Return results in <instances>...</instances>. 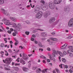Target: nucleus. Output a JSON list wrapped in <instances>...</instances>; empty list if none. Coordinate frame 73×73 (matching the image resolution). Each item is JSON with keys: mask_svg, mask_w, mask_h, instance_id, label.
I'll list each match as a JSON object with an SVG mask.
<instances>
[{"mask_svg": "<svg viewBox=\"0 0 73 73\" xmlns=\"http://www.w3.org/2000/svg\"><path fill=\"white\" fill-rule=\"evenodd\" d=\"M62 2V0H54V2H51L49 3V7L51 9H54L55 4H59Z\"/></svg>", "mask_w": 73, "mask_h": 73, "instance_id": "obj_1", "label": "nucleus"}, {"mask_svg": "<svg viewBox=\"0 0 73 73\" xmlns=\"http://www.w3.org/2000/svg\"><path fill=\"white\" fill-rule=\"evenodd\" d=\"M3 61L4 63H5L7 65H9L11 64V62L12 61L11 58H7L5 60H3Z\"/></svg>", "mask_w": 73, "mask_h": 73, "instance_id": "obj_2", "label": "nucleus"}, {"mask_svg": "<svg viewBox=\"0 0 73 73\" xmlns=\"http://www.w3.org/2000/svg\"><path fill=\"white\" fill-rule=\"evenodd\" d=\"M50 15V11H47L44 13L43 16L44 18H46Z\"/></svg>", "mask_w": 73, "mask_h": 73, "instance_id": "obj_3", "label": "nucleus"}, {"mask_svg": "<svg viewBox=\"0 0 73 73\" xmlns=\"http://www.w3.org/2000/svg\"><path fill=\"white\" fill-rule=\"evenodd\" d=\"M69 27H73V18L70 19L68 23Z\"/></svg>", "mask_w": 73, "mask_h": 73, "instance_id": "obj_4", "label": "nucleus"}, {"mask_svg": "<svg viewBox=\"0 0 73 73\" xmlns=\"http://www.w3.org/2000/svg\"><path fill=\"white\" fill-rule=\"evenodd\" d=\"M42 15V11H40L36 14V17L37 19H40Z\"/></svg>", "mask_w": 73, "mask_h": 73, "instance_id": "obj_5", "label": "nucleus"}, {"mask_svg": "<svg viewBox=\"0 0 73 73\" xmlns=\"http://www.w3.org/2000/svg\"><path fill=\"white\" fill-rule=\"evenodd\" d=\"M28 58L29 57L27 56V55H25L24 53L23 54V60H28Z\"/></svg>", "mask_w": 73, "mask_h": 73, "instance_id": "obj_6", "label": "nucleus"}, {"mask_svg": "<svg viewBox=\"0 0 73 73\" xmlns=\"http://www.w3.org/2000/svg\"><path fill=\"white\" fill-rule=\"evenodd\" d=\"M1 9L2 13H3L4 15H6V16H8V15L9 13L8 12H7L4 9Z\"/></svg>", "mask_w": 73, "mask_h": 73, "instance_id": "obj_7", "label": "nucleus"}, {"mask_svg": "<svg viewBox=\"0 0 73 73\" xmlns=\"http://www.w3.org/2000/svg\"><path fill=\"white\" fill-rule=\"evenodd\" d=\"M55 21V18L54 17H52L49 20V22L50 24H52Z\"/></svg>", "mask_w": 73, "mask_h": 73, "instance_id": "obj_8", "label": "nucleus"}, {"mask_svg": "<svg viewBox=\"0 0 73 73\" xmlns=\"http://www.w3.org/2000/svg\"><path fill=\"white\" fill-rule=\"evenodd\" d=\"M41 36L42 37H46L47 36V34L45 32H43L41 33Z\"/></svg>", "mask_w": 73, "mask_h": 73, "instance_id": "obj_9", "label": "nucleus"}, {"mask_svg": "<svg viewBox=\"0 0 73 73\" xmlns=\"http://www.w3.org/2000/svg\"><path fill=\"white\" fill-rule=\"evenodd\" d=\"M20 62L23 65H25V61L22 58H21L20 60Z\"/></svg>", "mask_w": 73, "mask_h": 73, "instance_id": "obj_10", "label": "nucleus"}, {"mask_svg": "<svg viewBox=\"0 0 73 73\" xmlns=\"http://www.w3.org/2000/svg\"><path fill=\"white\" fill-rule=\"evenodd\" d=\"M57 53L58 54H59V55L60 56H61V57H63L64 56V55H63V54H62V52H61L59 51H58L57 52Z\"/></svg>", "mask_w": 73, "mask_h": 73, "instance_id": "obj_11", "label": "nucleus"}, {"mask_svg": "<svg viewBox=\"0 0 73 73\" xmlns=\"http://www.w3.org/2000/svg\"><path fill=\"white\" fill-rule=\"evenodd\" d=\"M39 11H40V9L38 8L37 7H35V11L36 13H38L39 12Z\"/></svg>", "mask_w": 73, "mask_h": 73, "instance_id": "obj_12", "label": "nucleus"}, {"mask_svg": "<svg viewBox=\"0 0 73 73\" xmlns=\"http://www.w3.org/2000/svg\"><path fill=\"white\" fill-rule=\"evenodd\" d=\"M10 19L12 20V21H14V22H16V19L15 17H10Z\"/></svg>", "mask_w": 73, "mask_h": 73, "instance_id": "obj_13", "label": "nucleus"}, {"mask_svg": "<svg viewBox=\"0 0 73 73\" xmlns=\"http://www.w3.org/2000/svg\"><path fill=\"white\" fill-rule=\"evenodd\" d=\"M41 8L42 9L43 11H46L47 8L46 6H43V5L41 6Z\"/></svg>", "mask_w": 73, "mask_h": 73, "instance_id": "obj_14", "label": "nucleus"}, {"mask_svg": "<svg viewBox=\"0 0 73 73\" xmlns=\"http://www.w3.org/2000/svg\"><path fill=\"white\" fill-rule=\"evenodd\" d=\"M4 67L5 68V69L6 70H11L10 69L8 68V66L7 65H4Z\"/></svg>", "mask_w": 73, "mask_h": 73, "instance_id": "obj_15", "label": "nucleus"}, {"mask_svg": "<svg viewBox=\"0 0 73 73\" xmlns=\"http://www.w3.org/2000/svg\"><path fill=\"white\" fill-rule=\"evenodd\" d=\"M23 71H24V72H28V69L26 67H23Z\"/></svg>", "mask_w": 73, "mask_h": 73, "instance_id": "obj_16", "label": "nucleus"}, {"mask_svg": "<svg viewBox=\"0 0 73 73\" xmlns=\"http://www.w3.org/2000/svg\"><path fill=\"white\" fill-rule=\"evenodd\" d=\"M5 25H10V22H9V21L7 20L6 22H5Z\"/></svg>", "mask_w": 73, "mask_h": 73, "instance_id": "obj_17", "label": "nucleus"}, {"mask_svg": "<svg viewBox=\"0 0 73 73\" xmlns=\"http://www.w3.org/2000/svg\"><path fill=\"white\" fill-rule=\"evenodd\" d=\"M68 48L70 49H71L72 52H73V46H69Z\"/></svg>", "mask_w": 73, "mask_h": 73, "instance_id": "obj_18", "label": "nucleus"}, {"mask_svg": "<svg viewBox=\"0 0 73 73\" xmlns=\"http://www.w3.org/2000/svg\"><path fill=\"white\" fill-rule=\"evenodd\" d=\"M13 68L15 70H16V71H18L19 70V68L17 67H13Z\"/></svg>", "mask_w": 73, "mask_h": 73, "instance_id": "obj_19", "label": "nucleus"}, {"mask_svg": "<svg viewBox=\"0 0 73 73\" xmlns=\"http://www.w3.org/2000/svg\"><path fill=\"white\" fill-rule=\"evenodd\" d=\"M14 40H15V41H16V42L15 43V45L16 46L18 44V43H17V42H18V41L15 38H14Z\"/></svg>", "mask_w": 73, "mask_h": 73, "instance_id": "obj_20", "label": "nucleus"}, {"mask_svg": "<svg viewBox=\"0 0 73 73\" xmlns=\"http://www.w3.org/2000/svg\"><path fill=\"white\" fill-rule=\"evenodd\" d=\"M18 28L20 29L21 28V25L20 24H18Z\"/></svg>", "mask_w": 73, "mask_h": 73, "instance_id": "obj_21", "label": "nucleus"}, {"mask_svg": "<svg viewBox=\"0 0 73 73\" xmlns=\"http://www.w3.org/2000/svg\"><path fill=\"white\" fill-rule=\"evenodd\" d=\"M65 12H69V8H66L64 9Z\"/></svg>", "mask_w": 73, "mask_h": 73, "instance_id": "obj_22", "label": "nucleus"}, {"mask_svg": "<svg viewBox=\"0 0 73 73\" xmlns=\"http://www.w3.org/2000/svg\"><path fill=\"white\" fill-rule=\"evenodd\" d=\"M4 3V0H0V4H3Z\"/></svg>", "mask_w": 73, "mask_h": 73, "instance_id": "obj_23", "label": "nucleus"}, {"mask_svg": "<svg viewBox=\"0 0 73 73\" xmlns=\"http://www.w3.org/2000/svg\"><path fill=\"white\" fill-rule=\"evenodd\" d=\"M38 46L39 47H40V48H41V47H42V44H41V43L40 42H38Z\"/></svg>", "mask_w": 73, "mask_h": 73, "instance_id": "obj_24", "label": "nucleus"}, {"mask_svg": "<svg viewBox=\"0 0 73 73\" xmlns=\"http://www.w3.org/2000/svg\"><path fill=\"white\" fill-rule=\"evenodd\" d=\"M37 30H39L41 31H43V30H40L39 29H38L37 30H35L33 31V33H36V32H37Z\"/></svg>", "mask_w": 73, "mask_h": 73, "instance_id": "obj_25", "label": "nucleus"}, {"mask_svg": "<svg viewBox=\"0 0 73 73\" xmlns=\"http://www.w3.org/2000/svg\"><path fill=\"white\" fill-rule=\"evenodd\" d=\"M48 70L47 69H45V70H43L42 71V73H45V72H46V73L47 72V70Z\"/></svg>", "mask_w": 73, "mask_h": 73, "instance_id": "obj_26", "label": "nucleus"}, {"mask_svg": "<svg viewBox=\"0 0 73 73\" xmlns=\"http://www.w3.org/2000/svg\"><path fill=\"white\" fill-rule=\"evenodd\" d=\"M48 55L50 57V59L51 60H52V55L50 54H48Z\"/></svg>", "mask_w": 73, "mask_h": 73, "instance_id": "obj_27", "label": "nucleus"}, {"mask_svg": "<svg viewBox=\"0 0 73 73\" xmlns=\"http://www.w3.org/2000/svg\"><path fill=\"white\" fill-rule=\"evenodd\" d=\"M40 57H42V58H43V59H44V60H46V57H45V56L42 55V56H40Z\"/></svg>", "mask_w": 73, "mask_h": 73, "instance_id": "obj_28", "label": "nucleus"}, {"mask_svg": "<svg viewBox=\"0 0 73 73\" xmlns=\"http://www.w3.org/2000/svg\"><path fill=\"white\" fill-rule=\"evenodd\" d=\"M33 48L34 50H37V47H36V46H33Z\"/></svg>", "mask_w": 73, "mask_h": 73, "instance_id": "obj_29", "label": "nucleus"}, {"mask_svg": "<svg viewBox=\"0 0 73 73\" xmlns=\"http://www.w3.org/2000/svg\"><path fill=\"white\" fill-rule=\"evenodd\" d=\"M55 70H56L57 72L58 73H60V70H58V69L55 68Z\"/></svg>", "mask_w": 73, "mask_h": 73, "instance_id": "obj_30", "label": "nucleus"}, {"mask_svg": "<svg viewBox=\"0 0 73 73\" xmlns=\"http://www.w3.org/2000/svg\"><path fill=\"white\" fill-rule=\"evenodd\" d=\"M62 61L63 62H66V59L65 58H62Z\"/></svg>", "mask_w": 73, "mask_h": 73, "instance_id": "obj_31", "label": "nucleus"}, {"mask_svg": "<svg viewBox=\"0 0 73 73\" xmlns=\"http://www.w3.org/2000/svg\"><path fill=\"white\" fill-rule=\"evenodd\" d=\"M40 2L42 3L43 4V5H44V4H45V1L43 0H42L40 1Z\"/></svg>", "mask_w": 73, "mask_h": 73, "instance_id": "obj_32", "label": "nucleus"}, {"mask_svg": "<svg viewBox=\"0 0 73 73\" xmlns=\"http://www.w3.org/2000/svg\"><path fill=\"white\" fill-rule=\"evenodd\" d=\"M70 53V51L69 50H68L67 51V54H68Z\"/></svg>", "mask_w": 73, "mask_h": 73, "instance_id": "obj_33", "label": "nucleus"}, {"mask_svg": "<svg viewBox=\"0 0 73 73\" xmlns=\"http://www.w3.org/2000/svg\"><path fill=\"white\" fill-rule=\"evenodd\" d=\"M55 53H52V55L53 56V57H56V54Z\"/></svg>", "mask_w": 73, "mask_h": 73, "instance_id": "obj_34", "label": "nucleus"}, {"mask_svg": "<svg viewBox=\"0 0 73 73\" xmlns=\"http://www.w3.org/2000/svg\"><path fill=\"white\" fill-rule=\"evenodd\" d=\"M53 53H55L57 55V52H56V51L55 50H53Z\"/></svg>", "mask_w": 73, "mask_h": 73, "instance_id": "obj_35", "label": "nucleus"}, {"mask_svg": "<svg viewBox=\"0 0 73 73\" xmlns=\"http://www.w3.org/2000/svg\"><path fill=\"white\" fill-rule=\"evenodd\" d=\"M25 33L26 35H29V32L26 31L25 32Z\"/></svg>", "mask_w": 73, "mask_h": 73, "instance_id": "obj_36", "label": "nucleus"}, {"mask_svg": "<svg viewBox=\"0 0 73 73\" xmlns=\"http://www.w3.org/2000/svg\"><path fill=\"white\" fill-rule=\"evenodd\" d=\"M26 22L27 24H31V23H30L28 21H26Z\"/></svg>", "mask_w": 73, "mask_h": 73, "instance_id": "obj_37", "label": "nucleus"}, {"mask_svg": "<svg viewBox=\"0 0 73 73\" xmlns=\"http://www.w3.org/2000/svg\"><path fill=\"white\" fill-rule=\"evenodd\" d=\"M15 66H20V63H15Z\"/></svg>", "mask_w": 73, "mask_h": 73, "instance_id": "obj_38", "label": "nucleus"}, {"mask_svg": "<svg viewBox=\"0 0 73 73\" xmlns=\"http://www.w3.org/2000/svg\"><path fill=\"white\" fill-rule=\"evenodd\" d=\"M64 48H65V46H64V45L62 46L61 47V48L62 49H64Z\"/></svg>", "mask_w": 73, "mask_h": 73, "instance_id": "obj_39", "label": "nucleus"}, {"mask_svg": "<svg viewBox=\"0 0 73 73\" xmlns=\"http://www.w3.org/2000/svg\"><path fill=\"white\" fill-rule=\"evenodd\" d=\"M0 46L2 47H3V46H4V44L3 43H2L1 44Z\"/></svg>", "mask_w": 73, "mask_h": 73, "instance_id": "obj_40", "label": "nucleus"}, {"mask_svg": "<svg viewBox=\"0 0 73 73\" xmlns=\"http://www.w3.org/2000/svg\"><path fill=\"white\" fill-rule=\"evenodd\" d=\"M36 68L37 67H32V69H33V70H35Z\"/></svg>", "mask_w": 73, "mask_h": 73, "instance_id": "obj_41", "label": "nucleus"}, {"mask_svg": "<svg viewBox=\"0 0 73 73\" xmlns=\"http://www.w3.org/2000/svg\"><path fill=\"white\" fill-rule=\"evenodd\" d=\"M69 56L70 57H72L73 56V54H69Z\"/></svg>", "mask_w": 73, "mask_h": 73, "instance_id": "obj_42", "label": "nucleus"}, {"mask_svg": "<svg viewBox=\"0 0 73 73\" xmlns=\"http://www.w3.org/2000/svg\"><path fill=\"white\" fill-rule=\"evenodd\" d=\"M13 36H16V33H13Z\"/></svg>", "mask_w": 73, "mask_h": 73, "instance_id": "obj_43", "label": "nucleus"}, {"mask_svg": "<svg viewBox=\"0 0 73 73\" xmlns=\"http://www.w3.org/2000/svg\"><path fill=\"white\" fill-rule=\"evenodd\" d=\"M13 73H17V71H16V70H13Z\"/></svg>", "mask_w": 73, "mask_h": 73, "instance_id": "obj_44", "label": "nucleus"}, {"mask_svg": "<svg viewBox=\"0 0 73 73\" xmlns=\"http://www.w3.org/2000/svg\"><path fill=\"white\" fill-rule=\"evenodd\" d=\"M67 45L68 44H64L63 45V46H64V47L65 46V48H66V47L67 46Z\"/></svg>", "mask_w": 73, "mask_h": 73, "instance_id": "obj_45", "label": "nucleus"}, {"mask_svg": "<svg viewBox=\"0 0 73 73\" xmlns=\"http://www.w3.org/2000/svg\"><path fill=\"white\" fill-rule=\"evenodd\" d=\"M35 40V39L33 38H31V41H34V40Z\"/></svg>", "mask_w": 73, "mask_h": 73, "instance_id": "obj_46", "label": "nucleus"}, {"mask_svg": "<svg viewBox=\"0 0 73 73\" xmlns=\"http://www.w3.org/2000/svg\"><path fill=\"white\" fill-rule=\"evenodd\" d=\"M32 36V37H34V38H35L36 37V35L35 34L33 35Z\"/></svg>", "mask_w": 73, "mask_h": 73, "instance_id": "obj_47", "label": "nucleus"}, {"mask_svg": "<svg viewBox=\"0 0 73 73\" xmlns=\"http://www.w3.org/2000/svg\"><path fill=\"white\" fill-rule=\"evenodd\" d=\"M47 50L48 51H50V48H47Z\"/></svg>", "mask_w": 73, "mask_h": 73, "instance_id": "obj_48", "label": "nucleus"}, {"mask_svg": "<svg viewBox=\"0 0 73 73\" xmlns=\"http://www.w3.org/2000/svg\"><path fill=\"white\" fill-rule=\"evenodd\" d=\"M63 54L64 55H66V54H67L66 52L65 51L64 52Z\"/></svg>", "mask_w": 73, "mask_h": 73, "instance_id": "obj_49", "label": "nucleus"}, {"mask_svg": "<svg viewBox=\"0 0 73 73\" xmlns=\"http://www.w3.org/2000/svg\"><path fill=\"white\" fill-rule=\"evenodd\" d=\"M39 50H41L42 52L43 51V49L41 48H39Z\"/></svg>", "mask_w": 73, "mask_h": 73, "instance_id": "obj_50", "label": "nucleus"}, {"mask_svg": "<svg viewBox=\"0 0 73 73\" xmlns=\"http://www.w3.org/2000/svg\"><path fill=\"white\" fill-rule=\"evenodd\" d=\"M50 45H52V44H53V42H49Z\"/></svg>", "mask_w": 73, "mask_h": 73, "instance_id": "obj_51", "label": "nucleus"}, {"mask_svg": "<svg viewBox=\"0 0 73 73\" xmlns=\"http://www.w3.org/2000/svg\"><path fill=\"white\" fill-rule=\"evenodd\" d=\"M8 51L10 53H12V50H11V49H9Z\"/></svg>", "mask_w": 73, "mask_h": 73, "instance_id": "obj_52", "label": "nucleus"}, {"mask_svg": "<svg viewBox=\"0 0 73 73\" xmlns=\"http://www.w3.org/2000/svg\"><path fill=\"white\" fill-rule=\"evenodd\" d=\"M72 37H73V36H69L68 37V38L69 39H70V38H72Z\"/></svg>", "mask_w": 73, "mask_h": 73, "instance_id": "obj_53", "label": "nucleus"}, {"mask_svg": "<svg viewBox=\"0 0 73 73\" xmlns=\"http://www.w3.org/2000/svg\"><path fill=\"white\" fill-rule=\"evenodd\" d=\"M31 63H30L29 64L28 67L29 68H31Z\"/></svg>", "mask_w": 73, "mask_h": 73, "instance_id": "obj_54", "label": "nucleus"}, {"mask_svg": "<svg viewBox=\"0 0 73 73\" xmlns=\"http://www.w3.org/2000/svg\"><path fill=\"white\" fill-rule=\"evenodd\" d=\"M7 32H8L10 34H11V31L9 30H8L7 31Z\"/></svg>", "mask_w": 73, "mask_h": 73, "instance_id": "obj_55", "label": "nucleus"}, {"mask_svg": "<svg viewBox=\"0 0 73 73\" xmlns=\"http://www.w3.org/2000/svg\"><path fill=\"white\" fill-rule=\"evenodd\" d=\"M5 54L6 56H8L9 55V54H8V52H7L6 54L5 53Z\"/></svg>", "mask_w": 73, "mask_h": 73, "instance_id": "obj_56", "label": "nucleus"}, {"mask_svg": "<svg viewBox=\"0 0 73 73\" xmlns=\"http://www.w3.org/2000/svg\"><path fill=\"white\" fill-rule=\"evenodd\" d=\"M41 40H42V41H44V40H45V38H42L41 39Z\"/></svg>", "mask_w": 73, "mask_h": 73, "instance_id": "obj_57", "label": "nucleus"}, {"mask_svg": "<svg viewBox=\"0 0 73 73\" xmlns=\"http://www.w3.org/2000/svg\"><path fill=\"white\" fill-rule=\"evenodd\" d=\"M47 62H50V59H47Z\"/></svg>", "mask_w": 73, "mask_h": 73, "instance_id": "obj_58", "label": "nucleus"}, {"mask_svg": "<svg viewBox=\"0 0 73 73\" xmlns=\"http://www.w3.org/2000/svg\"><path fill=\"white\" fill-rule=\"evenodd\" d=\"M65 68L66 69H68V65H66L65 66Z\"/></svg>", "mask_w": 73, "mask_h": 73, "instance_id": "obj_59", "label": "nucleus"}, {"mask_svg": "<svg viewBox=\"0 0 73 73\" xmlns=\"http://www.w3.org/2000/svg\"><path fill=\"white\" fill-rule=\"evenodd\" d=\"M12 57H14V58H16V56H12Z\"/></svg>", "mask_w": 73, "mask_h": 73, "instance_id": "obj_60", "label": "nucleus"}, {"mask_svg": "<svg viewBox=\"0 0 73 73\" xmlns=\"http://www.w3.org/2000/svg\"><path fill=\"white\" fill-rule=\"evenodd\" d=\"M34 42H35V44H38V43L37 42L36 40Z\"/></svg>", "mask_w": 73, "mask_h": 73, "instance_id": "obj_61", "label": "nucleus"}, {"mask_svg": "<svg viewBox=\"0 0 73 73\" xmlns=\"http://www.w3.org/2000/svg\"><path fill=\"white\" fill-rule=\"evenodd\" d=\"M69 72H70V73H72V72H73V71L71 69L69 70Z\"/></svg>", "mask_w": 73, "mask_h": 73, "instance_id": "obj_62", "label": "nucleus"}, {"mask_svg": "<svg viewBox=\"0 0 73 73\" xmlns=\"http://www.w3.org/2000/svg\"><path fill=\"white\" fill-rule=\"evenodd\" d=\"M10 31H11V32H12V31H13V29L11 28Z\"/></svg>", "mask_w": 73, "mask_h": 73, "instance_id": "obj_63", "label": "nucleus"}, {"mask_svg": "<svg viewBox=\"0 0 73 73\" xmlns=\"http://www.w3.org/2000/svg\"><path fill=\"white\" fill-rule=\"evenodd\" d=\"M10 73H13V70H12L11 71Z\"/></svg>", "mask_w": 73, "mask_h": 73, "instance_id": "obj_64", "label": "nucleus"}]
</instances>
